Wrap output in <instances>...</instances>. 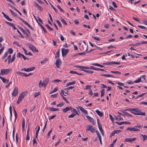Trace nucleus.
<instances>
[{
	"label": "nucleus",
	"mask_w": 147,
	"mask_h": 147,
	"mask_svg": "<svg viewBox=\"0 0 147 147\" xmlns=\"http://www.w3.org/2000/svg\"><path fill=\"white\" fill-rule=\"evenodd\" d=\"M124 111H129L132 113L136 115L145 116L146 115V113H145L142 112L141 110L138 108H129V109L124 110Z\"/></svg>",
	"instance_id": "f257e3e1"
},
{
	"label": "nucleus",
	"mask_w": 147,
	"mask_h": 147,
	"mask_svg": "<svg viewBox=\"0 0 147 147\" xmlns=\"http://www.w3.org/2000/svg\"><path fill=\"white\" fill-rule=\"evenodd\" d=\"M27 93V92L26 91L23 92L21 93L18 98V100L17 102V103L18 104H19L21 101L24 98V96L26 95Z\"/></svg>",
	"instance_id": "f03ea898"
},
{
	"label": "nucleus",
	"mask_w": 147,
	"mask_h": 147,
	"mask_svg": "<svg viewBox=\"0 0 147 147\" xmlns=\"http://www.w3.org/2000/svg\"><path fill=\"white\" fill-rule=\"evenodd\" d=\"M141 127V126L140 125H138L134 126L133 127H128L126 129V130L129 131H140V129L137 128H140Z\"/></svg>",
	"instance_id": "7ed1b4c3"
},
{
	"label": "nucleus",
	"mask_w": 147,
	"mask_h": 147,
	"mask_svg": "<svg viewBox=\"0 0 147 147\" xmlns=\"http://www.w3.org/2000/svg\"><path fill=\"white\" fill-rule=\"evenodd\" d=\"M87 131H90L92 133H94L95 131V129L92 126L90 125H88L86 126Z\"/></svg>",
	"instance_id": "20e7f679"
},
{
	"label": "nucleus",
	"mask_w": 147,
	"mask_h": 147,
	"mask_svg": "<svg viewBox=\"0 0 147 147\" xmlns=\"http://www.w3.org/2000/svg\"><path fill=\"white\" fill-rule=\"evenodd\" d=\"M11 70L10 69H2L1 70L0 75L3 76V75H7Z\"/></svg>",
	"instance_id": "39448f33"
},
{
	"label": "nucleus",
	"mask_w": 147,
	"mask_h": 147,
	"mask_svg": "<svg viewBox=\"0 0 147 147\" xmlns=\"http://www.w3.org/2000/svg\"><path fill=\"white\" fill-rule=\"evenodd\" d=\"M61 64V61L60 58L57 59L56 61L55 65L57 68H59Z\"/></svg>",
	"instance_id": "423d86ee"
},
{
	"label": "nucleus",
	"mask_w": 147,
	"mask_h": 147,
	"mask_svg": "<svg viewBox=\"0 0 147 147\" xmlns=\"http://www.w3.org/2000/svg\"><path fill=\"white\" fill-rule=\"evenodd\" d=\"M18 88L17 87H16L14 88L13 92L12 93V96H16L18 95Z\"/></svg>",
	"instance_id": "0eeeda50"
},
{
	"label": "nucleus",
	"mask_w": 147,
	"mask_h": 147,
	"mask_svg": "<svg viewBox=\"0 0 147 147\" xmlns=\"http://www.w3.org/2000/svg\"><path fill=\"white\" fill-rule=\"evenodd\" d=\"M68 51L69 50L68 49H66L63 48H62L61 49V52L62 56H64L66 55Z\"/></svg>",
	"instance_id": "6e6552de"
},
{
	"label": "nucleus",
	"mask_w": 147,
	"mask_h": 147,
	"mask_svg": "<svg viewBox=\"0 0 147 147\" xmlns=\"http://www.w3.org/2000/svg\"><path fill=\"white\" fill-rule=\"evenodd\" d=\"M136 140V138H127L125 139V142H131Z\"/></svg>",
	"instance_id": "1a4fd4ad"
},
{
	"label": "nucleus",
	"mask_w": 147,
	"mask_h": 147,
	"mask_svg": "<svg viewBox=\"0 0 147 147\" xmlns=\"http://www.w3.org/2000/svg\"><path fill=\"white\" fill-rule=\"evenodd\" d=\"M78 107L83 113H84L86 115L88 114V113L87 111L84 109L83 107L79 106H78Z\"/></svg>",
	"instance_id": "9d476101"
},
{
	"label": "nucleus",
	"mask_w": 147,
	"mask_h": 147,
	"mask_svg": "<svg viewBox=\"0 0 147 147\" xmlns=\"http://www.w3.org/2000/svg\"><path fill=\"white\" fill-rule=\"evenodd\" d=\"M5 23L12 27L13 30H15L17 29V28L15 27L13 23L7 21H5Z\"/></svg>",
	"instance_id": "9b49d317"
},
{
	"label": "nucleus",
	"mask_w": 147,
	"mask_h": 147,
	"mask_svg": "<svg viewBox=\"0 0 147 147\" xmlns=\"http://www.w3.org/2000/svg\"><path fill=\"white\" fill-rule=\"evenodd\" d=\"M20 29L22 31L23 33L25 34V38H27L29 36V34L26 32V31L24 30L22 28L20 27Z\"/></svg>",
	"instance_id": "f8f14e48"
},
{
	"label": "nucleus",
	"mask_w": 147,
	"mask_h": 147,
	"mask_svg": "<svg viewBox=\"0 0 147 147\" xmlns=\"http://www.w3.org/2000/svg\"><path fill=\"white\" fill-rule=\"evenodd\" d=\"M70 108L71 109L70 110H71V112L77 114L78 115H79L78 113L77 110L76 109L71 107H70Z\"/></svg>",
	"instance_id": "ddd939ff"
},
{
	"label": "nucleus",
	"mask_w": 147,
	"mask_h": 147,
	"mask_svg": "<svg viewBox=\"0 0 147 147\" xmlns=\"http://www.w3.org/2000/svg\"><path fill=\"white\" fill-rule=\"evenodd\" d=\"M27 45L28 47H29V48L32 51H34V50L35 49V47L30 44H27Z\"/></svg>",
	"instance_id": "4468645a"
},
{
	"label": "nucleus",
	"mask_w": 147,
	"mask_h": 147,
	"mask_svg": "<svg viewBox=\"0 0 147 147\" xmlns=\"http://www.w3.org/2000/svg\"><path fill=\"white\" fill-rule=\"evenodd\" d=\"M86 117L88 119L90 122H91L92 124L94 125V119L92 118L88 115L86 116Z\"/></svg>",
	"instance_id": "2eb2a0df"
},
{
	"label": "nucleus",
	"mask_w": 147,
	"mask_h": 147,
	"mask_svg": "<svg viewBox=\"0 0 147 147\" xmlns=\"http://www.w3.org/2000/svg\"><path fill=\"white\" fill-rule=\"evenodd\" d=\"M0 79L2 80L3 82L4 83H7L9 82V80H7L1 76H0Z\"/></svg>",
	"instance_id": "dca6fc26"
},
{
	"label": "nucleus",
	"mask_w": 147,
	"mask_h": 147,
	"mask_svg": "<svg viewBox=\"0 0 147 147\" xmlns=\"http://www.w3.org/2000/svg\"><path fill=\"white\" fill-rule=\"evenodd\" d=\"M49 81V79L48 78H46L43 81V82L44 83V84L45 86H46L48 84Z\"/></svg>",
	"instance_id": "f3484780"
},
{
	"label": "nucleus",
	"mask_w": 147,
	"mask_h": 147,
	"mask_svg": "<svg viewBox=\"0 0 147 147\" xmlns=\"http://www.w3.org/2000/svg\"><path fill=\"white\" fill-rule=\"evenodd\" d=\"M17 74H18L19 75L23 76L26 77L27 74L25 73H23L20 71H17Z\"/></svg>",
	"instance_id": "a211bd4d"
},
{
	"label": "nucleus",
	"mask_w": 147,
	"mask_h": 147,
	"mask_svg": "<svg viewBox=\"0 0 147 147\" xmlns=\"http://www.w3.org/2000/svg\"><path fill=\"white\" fill-rule=\"evenodd\" d=\"M70 107H65V108L63 109L62 111L63 112L65 113L67 111L70 110Z\"/></svg>",
	"instance_id": "6ab92c4d"
},
{
	"label": "nucleus",
	"mask_w": 147,
	"mask_h": 147,
	"mask_svg": "<svg viewBox=\"0 0 147 147\" xmlns=\"http://www.w3.org/2000/svg\"><path fill=\"white\" fill-rule=\"evenodd\" d=\"M46 86H45L43 82H42V81L41 80L40 81L39 83V88H41L42 86H44V87H45Z\"/></svg>",
	"instance_id": "aec40b11"
},
{
	"label": "nucleus",
	"mask_w": 147,
	"mask_h": 147,
	"mask_svg": "<svg viewBox=\"0 0 147 147\" xmlns=\"http://www.w3.org/2000/svg\"><path fill=\"white\" fill-rule=\"evenodd\" d=\"M25 124V120L24 118H23L22 119V128L23 131H24V130Z\"/></svg>",
	"instance_id": "412c9836"
},
{
	"label": "nucleus",
	"mask_w": 147,
	"mask_h": 147,
	"mask_svg": "<svg viewBox=\"0 0 147 147\" xmlns=\"http://www.w3.org/2000/svg\"><path fill=\"white\" fill-rule=\"evenodd\" d=\"M35 69V67H30L27 69H26V71L28 72L33 71Z\"/></svg>",
	"instance_id": "4be33fe9"
},
{
	"label": "nucleus",
	"mask_w": 147,
	"mask_h": 147,
	"mask_svg": "<svg viewBox=\"0 0 147 147\" xmlns=\"http://www.w3.org/2000/svg\"><path fill=\"white\" fill-rule=\"evenodd\" d=\"M92 67H93V68L91 69H93V70H99L101 71H105L103 69H101L100 68H97L96 67H95L93 66H92Z\"/></svg>",
	"instance_id": "5701e85b"
},
{
	"label": "nucleus",
	"mask_w": 147,
	"mask_h": 147,
	"mask_svg": "<svg viewBox=\"0 0 147 147\" xmlns=\"http://www.w3.org/2000/svg\"><path fill=\"white\" fill-rule=\"evenodd\" d=\"M97 114L100 116L102 117L103 116V113L100 112L99 110H96L95 111Z\"/></svg>",
	"instance_id": "b1692460"
},
{
	"label": "nucleus",
	"mask_w": 147,
	"mask_h": 147,
	"mask_svg": "<svg viewBox=\"0 0 147 147\" xmlns=\"http://www.w3.org/2000/svg\"><path fill=\"white\" fill-rule=\"evenodd\" d=\"M49 110L51 111H56L59 110L58 109L55 108H53L49 107L48 108Z\"/></svg>",
	"instance_id": "393cba45"
},
{
	"label": "nucleus",
	"mask_w": 147,
	"mask_h": 147,
	"mask_svg": "<svg viewBox=\"0 0 147 147\" xmlns=\"http://www.w3.org/2000/svg\"><path fill=\"white\" fill-rule=\"evenodd\" d=\"M32 141L33 145L34 146H36L37 144V142L34 137L33 138Z\"/></svg>",
	"instance_id": "a878e982"
},
{
	"label": "nucleus",
	"mask_w": 147,
	"mask_h": 147,
	"mask_svg": "<svg viewBox=\"0 0 147 147\" xmlns=\"http://www.w3.org/2000/svg\"><path fill=\"white\" fill-rule=\"evenodd\" d=\"M40 129V126H38V129L36 131L35 138H38V132H39Z\"/></svg>",
	"instance_id": "bb28decb"
},
{
	"label": "nucleus",
	"mask_w": 147,
	"mask_h": 147,
	"mask_svg": "<svg viewBox=\"0 0 147 147\" xmlns=\"http://www.w3.org/2000/svg\"><path fill=\"white\" fill-rule=\"evenodd\" d=\"M92 65H93L97 66H99V67H104V66H103L102 65H100L99 64H98L97 63H93L92 64Z\"/></svg>",
	"instance_id": "cd10ccee"
},
{
	"label": "nucleus",
	"mask_w": 147,
	"mask_h": 147,
	"mask_svg": "<svg viewBox=\"0 0 147 147\" xmlns=\"http://www.w3.org/2000/svg\"><path fill=\"white\" fill-rule=\"evenodd\" d=\"M122 112L124 114L127 116L131 117H132V115L131 114L128 113L126 112L122 111Z\"/></svg>",
	"instance_id": "c85d7f7f"
},
{
	"label": "nucleus",
	"mask_w": 147,
	"mask_h": 147,
	"mask_svg": "<svg viewBox=\"0 0 147 147\" xmlns=\"http://www.w3.org/2000/svg\"><path fill=\"white\" fill-rule=\"evenodd\" d=\"M76 83L75 81H73L72 82H70L68 83H67L66 84V86H68L69 85H73Z\"/></svg>",
	"instance_id": "c756f323"
},
{
	"label": "nucleus",
	"mask_w": 147,
	"mask_h": 147,
	"mask_svg": "<svg viewBox=\"0 0 147 147\" xmlns=\"http://www.w3.org/2000/svg\"><path fill=\"white\" fill-rule=\"evenodd\" d=\"M60 49H59L58 51L56 53L55 56V58H57L58 57H59V51Z\"/></svg>",
	"instance_id": "7c9ffc66"
},
{
	"label": "nucleus",
	"mask_w": 147,
	"mask_h": 147,
	"mask_svg": "<svg viewBox=\"0 0 147 147\" xmlns=\"http://www.w3.org/2000/svg\"><path fill=\"white\" fill-rule=\"evenodd\" d=\"M103 64H106L110 65H112L114 64V61H110L108 62L107 63H103Z\"/></svg>",
	"instance_id": "2f4dec72"
},
{
	"label": "nucleus",
	"mask_w": 147,
	"mask_h": 147,
	"mask_svg": "<svg viewBox=\"0 0 147 147\" xmlns=\"http://www.w3.org/2000/svg\"><path fill=\"white\" fill-rule=\"evenodd\" d=\"M80 70H82L88 73L89 74H92L94 72L93 71H90V70H84V69H80Z\"/></svg>",
	"instance_id": "473e14b6"
},
{
	"label": "nucleus",
	"mask_w": 147,
	"mask_h": 147,
	"mask_svg": "<svg viewBox=\"0 0 147 147\" xmlns=\"http://www.w3.org/2000/svg\"><path fill=\"white\" fill-rule=\"evenodd\" d=\"M77 114L72 113L71 115H70L68 116V118H73Z\"/></svg>",
	"instance_id": "72a5a7b5"
},
{
	"label": "nucleus",
	"mask_w": 147,
	"mask_h": 147,
	"mask_svg": "<svg viewBox=\"0 0 147 147\" xmlns=\"http://www.w3.org/2000/svg\"><path fill=\"white\" fill-rule=\"evenodd\" d=\"M111 73H112L117 74H121V72H119V71H111L110 72Z\"/></svg>",
	"instance_id": "f704fd0d"
},
{
	"label": "nucleus",
	"mask_w": 147,
	"mask_h": 147,
	"mask_svg": "<svg viewBox=\"0 0 147 147\" xmlns=\"http://www.w3.org/2000/svg\"><path fill=\"white\" fill-rule=\"evenodd\" d=\"M38 24L43 29V31L44 33H46L47 32V31L38 22Z\"/></svg>",
	"instance_id": "c9c22d12"
},
{
	"label": "nucleus",
	"mask_w": 147,
	"mask_h": 147,
	"mask_svg": "<svg viewBox=\"0 0 147 147\" xmlns=\"http://www.w3.org/2000/svg\"><path fill=\"white\" fill-rule=\"evenodd\" d=\"M141 135L143 138V140L144 141L147 140V135H146L142 134Z\"/></svg>",
	"instance_id": "e433bc0d"
},
{
	"label": "nucleus",
	"mask_w": 147,
	"mask_h": 147,
	"mask_svg": "<svg viewBox=\"0 0 147 147\" xmlns=\"http://www.w3.org/2000/svg\"><path fill=\"white\" fill-rule=\"evenodd\" d=\"M15 59V53L12 56V59L11 60V63L14 61Z\"/></svg>",
	"instance_id": "4c0bfd02"
},
{
	"label": "nucleus",
	"mask_w": 147,
	"mask_h": 147,
	"mask_svg": "<svg viewBox=\"0 0 147 147\" xmlns=\"http://www.w3.org/2000/svg\"><path fill=\"white\" fill-rule=\"evenodd\" d=\"M60 20L63 24L66 25H67V23L64 20V19L61 17L60 18Z\"/></svg>",
	"instance_id": "58836bf2"
},
{
	"label": "nucleus",
	"mask_w": 147,
	"mask_h": 147,
	"mask_svg": "<svg viewBox=\"0 0 147 147\" xmlns=\"http://www.w3.org/2000/svg\"><path fill=\"white\" fill-rule=\"evenodd\" d=\"M141 81V78H138L137 80H136L134 81V83H138L140 82Z\"/></svg>",
	"instance_id": "ea45409f"
},
{
	"label": "nucleus",
	"mask_w": 147,
	"mask_h": 147,
	"mask_svg": "<svg viewBox=\"0 0 147 147\" xmlns=\"http://www.w3.org/2000/svg\"><path fill=\"white\" fill-rule=\"evenodd\" d=\"M104 90H105V89H102L101 90V95H100L101 97H102L104 95V94H105Z\"/></svg>",
	"instance_id": "a19ab883"
},
{
	"label": "nucleus",
	"mask_w": 147,
	"mask_h": 147,
	"mask_svg": "<svg viewBox=\"0 0 147 147\" xmlns=\"http://www.w3.org/2000/svg\"><path fill=\"white\" fill-rule=\"evenodd\" d=\"M48 59L47 58H45L43 60L41 61L40 63L41 64H43L45 62L48 61Z\"/></svg>",
	"instance_id": "79ce46f5"
},
{
	"label": "nucleus",
	"mask_w": 147,
	"mask_h": 147,
	"mask_svg": "<svg viewBox=\"0 0 147 147\" xmlns=\"http://www.w3.org/2000/svg\"><path fill=\"white\" fill-rule=\"evenodd\" d=\"M13 51V50L12 49L10 48L8 50V52L10 54H11Z\"/></svg>",
	"instance_id": "37998d69"
},
{
	"label": "nucleus",
	"mask_w": 147,
	"mask_h": 147,
	"mask_svg": "<svg viewBox=\"0 0 147 147\" xmlns=\"http://www.w3.org/2000/svg\"><path fill=\"white\" fill-rule=\"evenodd\" d=\"M60 94H61V96L62 97L63 99V100L65 101L67 103H69V102L67 100L66 98L63 96L62 94L61 93H60Z\"/></svg>",
	"instance_id": "c03bdc74"
},
{
	"label": "nucleus",
	"mask_w": 147,
	"mask_h": 147,
	"mask_svg": "<svg viewBox=\"0 0 147 147\" xmlns=\"http://www.w3.org/2000/svg\"><path fill=\"white\" fill-rule=\"evenodd\" d=\"M13 109H14V110L15 116V121L16 119L17 118V117L18 115H17V114L16 110L14 109V107H13Z\"/></svg>",
	"instance_id": "a18cd8bd"
},
{
	"label": "nucleus",
	"mask_w": 147,
	"mask_h": 147,
	"mask_svg": "<svg viewBox=\"0 0 147 147\" xmlns=\"http://www.w3.org/2000/svg\"><path fill=\"white\" fill-rule=\"evenodd\" d=\"M97 121H98V127L99 130L102 129V125H101L99 124L98 123V119Z\"/></svg>",
	"instance_id": "49530a36"
},
{
	"label": "nucleus",
	"mask_w": 147,
	"mask_h": 147,
	"mask_svg": "<svg viewBox=\"0 0 147 147\" xmlns=\"http://www.w3.org/2000/svg\"><path fill=\"white\" fill-rule=\"evenodd\" d=\"M109 117L111 121H112V122L113 123L114 121V118L112 116L111 114L109 115Z\"/></svg>",
	"instance_id": "de8ad7c7"
},
{
	"label": "nucleus",
	"mask_w": 147,
	"mask_h": 147,
	"mask_svg": "<svg viewBox=\"0 0 147 147\" xmlns=\"http://www.w3.org/2000/svg\"><path fill=\"white\" fill-rule=\"evenodd\" d=\"M27 112V110L26 109H24L22 111V114L23 115H25Z\"/></svg>",
	"instance_id": "09e8293b"
},
{
	"label": "nucleus",
	"mask_w": 147,
	"mask_h": 147,
	"mask_svg": "<svg viewBox=\"0 0 147 147\" xmlns=\"http://www.w3.org/2000/svg\"><path fill=\"white\" fill-rule=\"evenodd\" d=\"M16 30H17V32L20 35V37L22 38H24V36L21 33V32L19 31V30L17 28Z\"/></svg>",
	"instance_id": "8fccbe9b"
},
{
	"label": "nucleus",
	"mask_w": 147,
	"mask_h": 147,
	"mask_svg": "<svg viewBox=\"0 0 147 147\" xmlns=\"http://www.w3.org/2000/svg\"><path fill=\"white\" fill-rule=\"evenodd\" d=\"M57 94H52L51 95V96L52 98H56L57 97Z\"/></svg>",
	"instance_id": "3c124183"
},
{
	"label": "nucleus",
	"mask_w": 147,
	"mask_h": 147,
	"mask_svg": "<svg viewBox=\"0 0 147 147\" xmlns=\"http://www.w3.org/2000/svg\"><path fill=\"white\" fill-rule=\"evenodd\" d=\"M69 73L71 74H78V72L76 71H69Z\"/></svg>",
	"instance_id": "603ef678"
},
{
	"label": "nucleus",
	"mask_w": 147,
	"mask_h": 147,
	"mask_svg": "<svg viewBox=\"0 0 147 147\" xmlns=\"http://www.w3.org/2000/svg\"><path fill=\"white\" fill-rule=\"evenodd\" d=\"M7 56V52H6L4 54V55L3 56V57L2 58L4 59Z\"/></svg>",
	"instance_id": "864d4df0"
},
{
	"label": "nucleus",
	"mask_w": 147,
	"mask_h": 147,
	"mask_svg": "<svg viewBox=\"0 0 147 147\" xmlns=\"http://www.w3.org/2000/svg\"><path fill=\"white\" fill-rule=\"evenodd\" d=\"M57 7L60 9V11L62 12H64V11L63 9L61 8L60 6L59 5L57 6Z\"/></svg>",
	"instance_id": "5fc2aeb1"
},
{
	"label": "nucleus",
	"mask_w": 147,
	"mask_h": 147,
	"mask_svg": "<svg viewBox=\"0 0 147 147\" xmlns=\"http://www.w3.org/2000/svg\"><path fill=\"white\" fill-rule=\"evenodd\" d=\"M56 22L60 27H62L61 23L58 20H56Z\"/></svg>",
	"instance_id": "6e6d98bb"
},
{
	"label": "nucleus",
	"mask_w": 147,
	"mask_h": 147,
	"mask_svg": "<svg viewBox=\"0 0 147 147\" xmlns=\"http://www.w3.org/2000/svg\"><path fill=\"white\" fill-rule=\"evenodd\" d=\"M56 115H53L52 116L50 117L49 119V120L53 119L56 117Z\"/></svg>",
	"instance_id": "4d7b16f0"
},
{
	"label": "nucleus",
	"mask_w": 147,
	"mask_h": 147,
	"mask_svg": "<svg viewBox=\"0 0 147 147\" xmlns=\"http://www.w3.org/2000/svg\"><path fill=\"white\" fill-rule=\"evenodd\" d=\"M22 57L24 59V60H26V59H27L28 60H29V59L28 58H27V57H26L24 55L22 54Z\"/></svg>",
	"instance_id": "13d9d810"
},
{
	"label": "nucleus",
	"mask_w": 147,
	"mask_h": 147,
	"mask_svg": "<svg viewBox=\"0 0 147 147\" xmlns=\"http://www.w3.org/2000/svg\"><path fill=\"white\" fill-rule=\"evenodd\" d=\"M22 54L20 53H18L17 54V57L18 58H19L22 56Z\"/></svg>",
	"instance_id": "bf43d9fd"
},
{
	"label": "nucleus",
	"mask_w": 147,
	"mask_h": 147,
	"mask_svg": "<svg viewBox=\"0 0 147 147\" xmlns=\"http://www.w3.org/2000/svg\"><path fill=\"white\" fill-rule=\"evenodd\" d=\"M63 103L62 102H61L59 104L57 105V107H61L62 106H63Z\"/></svg>",
	"instance_id": "052dcab7"
},
{
	"label": "nucleus",
	"mask_w": 147,
	"mask_h": 147,
	"mask_svg": "<svg viewBox=\"0 0 147 147\" xmlns=\"http://www.w3.org/2000/svg\"><path fill=\"white\" fill-rule=\"evenodd\" d=\"M92 37L94 39L97 40V41H99L100 40V39L97 37L95 36V37H93V36H92Z\"/></svg>",
	"instance_id": "680f3d73"
},
{
	"label": "nucleus",
	"mask_w": 147,
	"mask_h": 147,
	"mask_svg": "<svg viewBox=\"0 0 147 147\" xmlns=\"http://www.w3.org/2000/svg\"><path fill=\"white\" fill-rule=\"evenodd\" d=\"M46 26L50 30H53V28L50 27L49 26V25H48V24L46 25Z\"/></svg>",
	"instance_id": "e2e57ef3"
},
{
	"label": "nucleus",
	"mask_w": 147,
	"mask_h": 147,
	"mask_svg": "<svg viewBox=\"0 0 147 147\" xmlns=\"http://www.w3.org/2000/svg\"><path fill=\"white\" fill-rule=\"evenodd\" d=\"M40 95V93L39 92H36L35 93L34 96L35 98L37 97Z\"/></svg>",
	"instance_id": "0e129e2a"
},
{
	"label": "nucleus",
	"mask_w": 147,
	"mask_h": 147,
	"mask_svg": "<svg viewBox=\"0 0 147 147\" xmlns=\"http://www.w3.org/2000/svg\"><path fill=\"white\" fill-rule=\"evenodd\" d=\"M116 84L121 86H123L124 85L123 83L120 82H118Z\"/></svg>",
	"instance_id": "69168bd1"
},
{
	"label": "nucleus",
	"mask_w": 147,
	"mask_h": 147,
	"mask_svg": "<svg viewBox=\"0 0 147 147\" xmlns=\"http://www.w3.org/2000/svg\"><path fill=\"white\" fill-rule=\"evenodd\" d=\"M13 44H16L17 46H18L19 47H20L21 46L19 45V43L17 41H14L13 42Z\"/></svg>",
	"instance_id": "338daca9"
},
{
	"label": "nucleus",
	"mask_w": 147,
	"mask_h": 147,
	"mask_svg": "<svg viewBox=\"0 0 147 147\" xmlns=\"http://www.w3.org/2000/svg\"><path fill=\"white\" fill-rule=\"evenodd\" d=\"M105 28H109V24H105L104 26Z\"/></svg>",
	"instance_id": "774afa93"
}]
</instances>
